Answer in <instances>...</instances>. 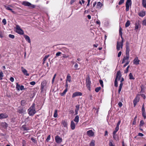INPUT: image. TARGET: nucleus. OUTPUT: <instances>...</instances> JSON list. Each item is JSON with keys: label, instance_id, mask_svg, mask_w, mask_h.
Segmentation results:
<instances>
[{"label": "nucleus", "instance_id": "f257e3e1", "mask_svg": "<svg viewBox=\"0 0 146 146\" xmlns=\"http://www.w3.org/2000/svg\"><path fill=\"white\" fill-rule=\"evenodd\" d=\"M130 51V48L129 46V43L128 42H126V51L125 55L126 56H124L122 60V63H124L126 60L127 61H129V53Z\"/></svg>", "mask_w": 146, "mask_h": 146}, {"label": "nucleus", "instance_id": "f03ea898", "mask_svg": "<svg viewBox=\"0 0 146 146\" xmlns=\"http://www.w3.org/2000/svg\"><path fill=\"white\" fill-rule=\"evenodd\" d=\"M30 116H33L36 112L35 108V104L33 103L28 110Z\"/></svg>", "mask_w": 146, "mask_h": 146}, {"label": "nucleus", "instance_id": "7ed1b4c3", "mask_svg": "<svg viewBox=\"0 0 146 146\" xmlns=\"http://www.w3.org/2000/svg\"><path fill=\"white\" fill-rule=\"evenodd\" d=\"M86 86L88 90H90V84H91V81L90 80V78L89 76L88 75L87 76L86 78Z\"/></svg>", "mask_w": 146, "mask_h": 146}, {"label": "nucleus", "instance_id": "20e7f679", "mask_svg": "<svg viewBox=\"0 0 146 146\" xmlns=\"http://www.w3.org/2000/svg\"><path fill=\"white\" fill-rule=\"evenodd\" d=\"M47 81L45 80H44L41 82L40 88L42 91L46 90L47 88Z\"/></svg>", "mask_w": 146, "mask_h": 146}, {"label": "nucleus", "instance_id": "39448f33", "mask_svg": "<svg viewBox=\"0 0 146 146\" xmlns=\"http://www.w3.org/2000/svg\"><path fill=\"white\" fill-rule=\"evenodd\" d=\"M16 32L18 33L21 35L24 34V31L18 25H16Z\"/></svg>", "mask_w": 146, "mask_h": 146}, {"label": "nucleus", "instance_id": "423d86ee", "mask_svg": "<svg viewBox=\"0 0 146 146\" xmlns=\"http://www.w3.org/2000/svg\"><path fill=\"white\" fill-rule=\"evenodd\" d=\"M131 5V0H127L126 3V11H128L129 10V7Z\"/></svg>", "mask_w": 146, "mask_h": 146}, {"label": "nucleus", "instance_id": "0eeeda50", "mask_svg": "<svg viewBox=\"0 0 146 146\" xmlns=\"http://www.w3.org/2000/svg\"><path fill=\"white\" fill-rule=\"evenodd\" d=\"M120 71H117V73L116 76L115 78V80L114 82V86L116 87H117L118 86V83L117 82V78L118 77L120 74Z\"/></svg>", "mask_w": 146, "mask_h": 146}, {"label": "nucleus", "instance_id": "6e6552de", "mask_svg": "<svg viewBox=\"0 0 146 146\" xmlns=\"http://www.w3.org/2000/svg\"><path fill=\"white\" fill-rule=\"evenodd\" d=\"M55 139L56 142L58 143H60L62 141V138L58 135L56 136L55 137Z\"/></svg>", "mask_w": 146, "mask_h": 146}, {"label": "nucleus", "instance_id": "1a4fd4ad", "mask_svg": "<svg viewBox=\"0 0 146 146\" xmlns=\"http://www.w3.org/2000/svg\"><path fill=\"white\" fill-rule=\"evenodd\" d=\"M139 100V97L136 96L133 101V105L135 107L136 106L137 103L138 102Z\"/></svg>", "mask_w": 146, "mask_h": 146}, {"label": "nucleus", "instance_id": "9d476101", "mask_svg": "<svg viewBox=\"0 0 146 146\" xmlns=\"http://www.w3.org/2000/svg\"><path fill=\"white\" fill-rule=\"evenodd\" d=\"M82 95V94L81 92H77L74 93L73 94L72 97V98H74L76 96H81Z\"/></svg>", "mask_w": 146, "mask_h": 146}, {"label": "nucleus", "instance_id": "9b49d317", "mask_svg": "<svg viewBox=\"0 0 146 146\" xmlns=\"http://www.w3.org/2000/svg\"><path fill=\"white\" fill-rule=\"evenodd\" d=\"M87 134L89 137H92L94 136V133L92 130H90L88 131Z\"/></svg>", "mask_w": 146, "mask_h": 146}, {"label": "nucleus", "instance_id": "f8f14e48", "mask_svg": "<svg viewBox=\"0 0 146 146\" xmlns=\"http://www.w3.org/2000/svg\"><path fill=\"white\" fill-rule=\"evenodd\" d=\"M21 70L22 71L25 75L26 76H29V74L27 73V70L23 67H21Z\"/></svg>", "mask_w": 146, "mask_h": 146}, {"label": "nucleus", "instance_id": "ddd939ff", "mask_svg": "<svg viewBox=\"0 0 146 146\" xmlns=\"http://www.w3.org/2000/svg\"><path fill=\"white\" fill-rule=\"evenodd\" d=\"M22 4L24 5L27 7H30L31 4L27 1H24L22 2Z\"/></svg>", "mask_w": 146, "mask_h": 146}, {"label": "nucleus", "instance_id": "4468645a", "mask_svg": "<svg viewBox=\"0 0 146 146\" xmlns=\"http://www.w3.org/2000/svg\"><path fill=\"white\" fill-rule=\"evenodd\" d=\"M1 125L3 128L4 129H6L8 127V124H7L5 122H2L1 123Z\"/></svg>", "mask_w": 146, "mask_h": 146}, {"label": "nucleus", "instance_id": "2eb2a0df", "mask_svg": "<svg viewBox=\"0 0 146 146\" xmlns=\"http://www.w3.org/2000/svg\"><path fill=\"white\" fill-rule=\"evenodd\" d=\"M140 60L138 59L137 57H136L133 60V63L136 65L139 64Z\"/></svg>", "mask_w": 146, "mask_h": 146}, {"label": "nucleus", "instance_id": "dca6fc26", "mask_svg": "<svg viewBox=\"0 0 146 146\" xmlns=\"http://www.w3.org/2000/svg\"><path fill=\"white\" fill-rule=\"evenodd\" d=\"M8 117V115L2 113L0 114V119L6 118Z\"/></svg>", "mask_w": 146, "mask_h": 146}, {"label": "nucleus", "instance_id": "f3484780", "mask_svg": "<svg viewBox=\"0 0 146 146\" xmlns=\"http://www.w3.org/2000/svg\"><path fill=\"white\" fill-rule=\"evenodd\" d=\"M70 127L72 130H74L75 128V125L73 121H71V122Z\"/></svg>", "mask_w": 146, "mask_h": 146}, {"label": "nucleus", "instance_id": "a211bd4d", "mask_svg": "<svg viewBox=\"0 0 146 146\" xmlns=\"http://www.w3.org/2000/svg\"><path fill=\"white\" fill-rule=\"evenodd\" d=\"M24 36L27 41L29 43H30L31 42L30 38L29 36L25 35H24Z\"/></svg>", "mask_w": 146, "mask_h": 146}, {"label": "nucleus", "instance_id": "6ab92c4d", "mask_svg": "<svg viewBox=\"0 0 146 146\" xmlns=\"http://www.w3.org/2000/svg\"><path fill=\"white\" fill-rule=\"evenodd\" d=\"M10 6H7L6 5H4V7L7 10L11 11L13 13H15V12L13 11L10 7Z\"/></svg>", "mask_w": 146, "mask_h": 146}, {"label": "nucleus", "instance_id": "aec40b11", "mask_svg": "<svg viewBox=\"0 0 146 146\" xmlns=\"http://www.w3.org/2000/svg\"><path fill=\"white\" fill-rule=\"evenodd\" d=\"M102 6V4L100 2H98L97 5V8L99 9H101Z\"/></svg>", "mask_w": 146, "mask_h": 146}, {"label": "nucleus", "instance_id": "412c9836", "mask_svg": "<svg viewBox=\"0 0 146 146\" xmlns=\"http://www.w3.org/2000/svg\"><path fill=\"white\" fill-rule=\"evenodd\" d=\"M76 108L75 110V114L77 115L78 113V111L79 110L80 108V106L79 105H77L76 106Z\"/></svg>", "mask_w": 146, "mask_h": 146}, {"label": "nucleus", "instance_id": "4be33fe9", "mask_svg": "<svg viewBox=\"0 0 146 146\" xmlns=\"http://www.w3.org/2000/svg\"><path fill=\"white\" fill-rule=\"evenodd\" d=\"M139 15L140 17H143L145 15V12L144 11H141L139 13Z\"/></svg>", "mask_w": 146, "mask_h": 146}, {"label": "nucleus", "instance_id": "5701e85b", "mask_svg": "<svg viewBox=\"0 0 146 146\" xmlns=\"http://www.w3.org/2000/svg\"><path fill=\"white\" fill-rule=\"evenodd\" d=\"M74 120L76 123V124L78 123L79 120V117L78 115H76L75 117Z\"/></svg>", "mask_w": 146, "mask_h": 146}, {"label": "nucleus", "instance_id": "b1692460", "mask_svg": "<svg viewBox=\"0 0 146 146\" xmlns=\"http://www.w3.org/2000/svg\"><path fill=\"white\" fill-rule=\"evenodd\" d=\"M121 43L119 42H117V50L119 51L120 50V48L121 45Z\"/></svg>", "mask_w": 146, "mask_h": 146}, {"label": "nucleus", "instance_id": "393cba45", "mask_svg": "<svg viewBox=\"0 0 146 146\" xmlns=\"http://www.w3.org/2000/svg\"><path fill=\"white\" fill-rule=\"evenodd\" d=\"M49 56V55H48L45 56L44 58H43V59L42 60H43V63L42 64H44V63L45 62V61L46 60V59Z\"/></svg>", "mask_w": 146, "mask_h": 146}, {"label": "nucleus", "instance_id": "a878e982", "mask_svg": "<svg viewBox=\"0 0 146 146\" xmlns=\"http://www.w3.org/2000/svg\"><path fill=\"white\" fill-rule=\"evenodd\" d=\"M62 123L63 125V126L64 127H67V123L66 122V121H65L64 120L62 121Z\"/></svg>", "mask_w": 146, "mask_h": 146}, {"label": "nucleus", "instance_id": "bb28decb", "mask_svg": "<svg viewBox=\"0 0 146 146\" xmlns=\"http://www.w3.org/2000/svg\"><path fill=\"white\" fill-rule=\"evenodd\" d=\"M119 34L120 36L121 39H123V37H122V29L121 27L120 26L119 29Z\"/></svg>", "mask_w": 146, "mask_h": 146}, {"label": "nucleus", "instance_id": "cd10ccee", "mask_svg": "<svg viewBox=\"0 0 146 146\" xmlns=\"http://www.w3.org/2000/svg\"><path fill=\"white\" fill-rule=\"evenodd\" d=\"M95 141L94 140H92L91 141L89 144V146H95Z\"/></svg>", "mask_w": 146, "mask_h": 146}, {"label": "nucleus", "instance_id": "c85d7f7f", "mask_svg": "<svg viewBox=\"0 0 146 146\" xmlns=\"http://www.w3.org/2000/svg\"><path fill=\"white\" fill-rule=\"evenodd\" d=\"M142 5L143 7L146 9V0H142Z\"/></svg>", "mask_w": 146, "mask_h": 146}, {"label": "nucleus", "instance_id": "c756f323", "mask_svg": "<svg viewBox=\"0 0 146 146\" xmlns=\"http://www.w3.org/2000/svg\"><path fill=\"white\" fill-rule=\"evenodd\" d=\"M66 80L69 82H70L71 81V76L69 74L67 75L66 77Z\"/></svg>", "mask_w": 146, "mask_h": 146}, {"label": "nucleus", "instance_id": "7c9ffc66", "mask_svg": "<svg viewBox=\"0 0 146 146\" xmlns=\"http://www.w3.org/2000/svg\"><path fill=\"white\" fill-rule=\"evenodd\" d=\"M129 79L130 80H134L135 79V78L133 77V75L131 73H130L129 75Z\"/></svg>", "mask_w": 146, "mask_h": 146}, {"label": "nucleus", "instance_id": "2f4dec72", "mask_svg": "<svg viewBox=\"0 0 146 146\" xmlns=\"http://www.w3.org/2000/svg\"><path fill=\"white\" fill-rule=\"evenodd\" d=\"M68 90L67 88H66L64 91L63 92L60 94V95L61 96H63L66 93Z\"/></svg>", "mask_w": 146, "mask_h": 146}, {"label": "nucleus", "instance_id": "473e14b6", "mask_svg": "<svg viewBox=\"0 0 146 146\" xmlns=\"http://www.w3.org/2000/svg\"><path fill=\"white\" fill-rule=\"evenodd\" d=\"M20 86L17 83L16 84V88L18 91L20 90Z\"/></svg>", "mask_w": 146, "mask_h": 146}, {"label": "nucleus", "instance_id": "72a5a7b5", "mask_svg": "<svg viewBox=\"0 0 146 146\" xmlns=\"http://www.w3.org/2000/svg\"><path fill=\"white\" fill-rule=\"evenodd\" d=\"M22 128L24 130V131H27L29 129L25 125H24L22 126Z\"/></svg>", "mask_w": 146, "mask_h": 146}, {"label": "nucleus", "instance_id": "f704fd0d", "mask_svg": "<svg viewBox=\"0 0 146 146\" xmlns=\"http://www.w3.org/2000/svg\"><path fill=\"white\" fill-rule=\"evenodd\" d=\"M130 25V21L129 20L127 21L125 24V27H128Z\"/></svg>", "mask_w": 146, "mask_h": 146}, {"label": "nucleus", "instance_id": "c9c22d12", "mask_svg": "<svg viewBox=\"0 0 146 146\" xmlns=\"http://www.w3.org/2000/svg\"><path fill=\"white\" fill-rule=\"evenodd\" d=\"M26 101L25 100H22L21 102V104L22 106H24L26 103Z\"/></svg>", "mask_w": 146, "mask_h": 146}, {"label": "nucleus", "instance_id": "e433bc0d", "mask_svg": "<svg viewBox=\"0 0 146 146\" xmlns=\"http://www.w3.org/2000/svg\"><path fill=\"white\" fill-rule=\"evenodd\" d=\"M3 74L2 71L0 72V80L3 79Z\"/></svg>", "mask_w": 146, "mask_h": 146}, {"label": "nucleus", "instance_id": "4c0bfd02", "mask_svg": "<svg viewBox=\"0 0 146 146\" xmlns=\"http://www.w3.org/2000/svg\"><path fill=\"white\" fill-rule=\"evenodd\" d=\"M101 88L100 87L96 88L95 89V91L96 92H98L100 90Z\"/></svg>", "mask_w": 146, "mask_h": 146}, {"label": "nucleus", "instance_id": "58836bf2", "mask_svg": "<svg viewBox=\"0 0 146 146\" xmlns=\"http://www.w3.org/2000/svg\"><path fill=\"white\" fill-rule=\"evenodd\" d=\"M57 110H55L54 115V117H56L57 116Z\"/></svg>", "mask_w": 146, "mask_h": 146}, {"label": "nucleus", "instance_id": "ea45409f", "mask_svg": "<svg viewBox=\"0 0 146 146\" xmlns=\"http://www.w3.org/2000/svg\"><path fill=\"white\" fill-rule=\"evenodd\" d=\"M124 0H120L118 3V4L120 5H121L124 3Z\"/></svg>", "mask_w": 146, "mask_h": 146}, {"label": "nucleus", "instance_id": "a19ab883", "mask_svg": "<svg viewBox=\"0 0 146 146\" xmlns=\"http://www.w3.org/2000/svg\"><path fill=\"white\" fill-rule=\"evenodd\" d=\"M139 28V24L136 23L135 24V30H137Z\"/></svg>", "mask_w": 146, "mask_h": 146}, {"label": "nucleus", "instance_id": "79ce46f5", "mask_svg": "<svg viewBox=\"0 0 146 146\" xmlns=\"http://www.w3.org/2000/svg\"><path fill=\"white\" fill-rule=\"evenodd\" d=\"M56 74H55L54 75V76L53 77V78L52 80V84H53L54 82V79L56 77Z\"/></svg>", "mask_w": 146, "mask_h": 146}, {"label": "nucleus", "instance_id": "37998d69", "mask_svg": "<svg viewBox=\"0 0 146 146\" xmlns=\"http://www.w3.org/2000/svg\"><path fill=\"white\" fill-rule=\"evenodd\" d=\"M144 124V121L143 120H141L140 122V126H142Z\"/></svg>", "mask_w": 146, "mask_h": 146}, {"label": "nucleus", "instance_id": "c03bdc74", "mask_svg": "<svg viewBox=\"0 0 146 146\" xmlns=\"http://www.w3.org/2000/svg\"><path fill=\"white\" fill-rule=\"evenodd\" d=\"M61 53H62L61 52H57L56 54V57H55L59 56H60V55Z\"/></svg>", "mask_w": 146, "mask_h": 146}, {"label": "nucleus", "instance_id": "a18cd8bd", "mask_svg": "<svg viewBox=\"0 0 146 146\" xmlns=\"http://www.w3.org/2000/svg\"><path fill=\"white\" fill-rule=\"evenodd\" d=\"M78 64L77 63H75V64L74 66V67L75 68V69L76 70L79 69V68H78Z\"/></svg>", "mask_w": 146, "mask_h": 146}, {"label": "nucleus", "instance_id": "49530a36", "mask_svg": "<svg viewBox=\"0 0 146 146\" xmlns=\"http://www.w3.org/2000/svg\"><path fill=\"white\" fill-rule=\"evenodd\" d=\"M9 38L13 39L15 38V36L14 35L11 34H9Z\"/></svg>", "mask_w": 146, "mask_h": 146}, {"label": "nucleus", "instance_id": "de8ad7c7", "mask_svg": "<svg viewBox=\"0 0 146 146\" xmlns=\"http://www.w3.org/2000/svg\"><path fill=\"white\" fill-rule=\"evenodd\" d=\"M130 61H127L126 62L124 65L123 67H125L129 63Z\"/></svg>", "mask_w": 146, "mask_h": 146}, {"label": "nucleus", "instance_id": "09e8293b", "mask_svg": "<svg viewBox=\"0 0 146 146\" xmlns=\"http://www.w3.org/2000/svg\"><path fill=\"white\" fill-rule=\"evenodd\" d=\"M100 83L102 87H103L104 86V85L103 84V81L101 80H100Z\"/></svg>", "mask_w": 146, "mask_h": 146}, {"label": "nucleus", "instance_id": "8fccbe9b", "mask_svg": "<svg viewBox=\"0 0 146 146\" xmlns=\"http://www.w3.org/2000/svg\"><path fill=\"white\" fill-rule=\"evenodd\" d=\"M81 60V58H78L77 59V61L76 62L79 64H80V62H79V61H80Z\"/></svg>", "mask_w": 146, "mask_h": 146}, {"label": "nucleus", "instance_id": "3c124183", "mask_svg": "<svg viewBox=\"0 0 146 146\" xmlns=\"http://www.w3.org/2000/svg\"><path fill=\"white\" fill-rule=\"evenodd\" d=\"M129 65L127 67V68L126 69V70L124 72V73H127L128 72V69H129Z\"/></svg>", "mask_w": 146, "mask_h": 146}, {"label": "nucleus", "instance_id": "603ef678", "mask_svg": "<svg viewBox=\"0 0 146 146\" xmlns=\"http://www.w3.org/2000/svg\"><path fill=\"white\" fill-rule=\"evenodd\" d=\"M141 110L142 112H145V109L144 108V104L142 106Z\"/></svg>", "mask_w": 146, "mask_h": 146}, {"label": "nucleus", "instance_id": "864d4df0", "mask_svg": "<svg viewBox=\"0 0 146 146\" xmlns=\"http://www.w3.org/2000/svg\"><path fill=\"white\" fill-rule=\"evenodd\" d=\"M50 135H49L47 137V139H46V141H49L50 139Z\"/></svg>", "mask_w": 146, "mask_h": 146}, {"label": "nucleus", "instance_id": "5fc2aeb1", "mask_svg": "<svg viewBox=\"0 0 146 146\" xmlns=\"http://www.w3.org/2000/svg\"><path fill=\"white\" fill-rule=\"evenodd\" d=\"M142 115L144 117V119L146 118V116L145 115V112H142Z\"/></svg>", "mask_w": 146, "mask_h": 146}, {"label": "nucleus", "instance_id": "6e6d98bb", "mask_svg": "<svg viewBox=\"0 0 146 146\" xmlns=\"http://www.w3.org/2000/svg\"><path fill=\"white\" fill-rule=\"evenodd\" d=\"M2 23L4 25H6L7 23L6 20L5 19H3L2 20Z\"/></svg>", "mask_w": 146, "mask_h": 146}, {"label": "nucleus", "instance_id": "4d7b16f0", "mask_svg": "<svg viewBox=\"0 0 146 146\" xmlns=\"http://www.w3.org/2000/svg\"><path fill=\"white\" fill-rule=\"evenodd\" d=\"M31 140L32 141L35 143H37L35 139L34 138H31Z\"/></svg>", "mask_w": 146, "mask_h": 146}, {"label": "nucleus", "instance_id": "13d9d810", "mask_svg": "<svg viewBox=\"0 0 146 146\" xmlns=\"http://www.w3.org/2000/svg\"><path fill=\"white\" fill-rule=\"evenodd\" d=\"M18 112L20 113H22L23 112V110L22 109H19L18 111Z\"/></svg>", "mask_w": 146, "mask_h": 146}, {"label": "nucleus", "instance_id": "bf43d9fd", "mask_svg": "<svg viewBox=\"0 0 146 146\" xmlns=\"http://www.w3.org/2000/svg\"><path fill=\"white\" fill-rule=\"evenodd\" d=\"M118 105L120 108L123 105V104L121 102H119L118 103Z\"/></svg>", "mask_w": 146, "mask_h": 146}, {"label": "nucleus", "instance_id": "052dcab7", "mask_svg": "<svg viewBox=\"0 0 146 146\" xmlns=\"http://www.w3.org/2000/svg\"><path fill=\"white\" fill-rule=\"evenodd\" d=\"M21 90H25L24 88V86L23 85H21L20 86V89Z\"/></svg>", "mask_w": 146, "mask_h": 146}, {"label": "nucleus", "instance_id": "680f3d73", "mask_svg": "<svg viewBox=\"0 0 146 146\" xmlns=\"http://www.w3.org/2000/svg\"><path fill=\"white\" fill-rule=\"evenodd\" d=\"M30 84L31 85H34L36 83H35V81H32V82H31L30 83Z\"/></svg>", "mask_w": 146, "mask_h": 146}, {"label": "nucleus", "instance_id": "e2e57ef3", "mask_svg": "<svg viewBox=\"0 0 146 146\" xmlns=\"http://www.w3.org/2000/svg\"><path fill=\"white\" fill-rule=\"evenodd\" d=\"M140 95L144 99H145V98L146 96L144 94H141Z\"/></svg>", "mask_w": 146, "mask_h": 146}, {"label": "nucleus", "instance_id": "0e129e2a", "mask_svg": "<svg viewBox=\"0 0 146 146\" xmlns=\"http://www.w3.org/2000/svg\"><path fill=\"white\" fill-rule=\"evenodd\" d=\"M109 145L110 146H115L113 144L112 142L111 141H110V142L109 143Z\"/></svg>", "mask_w": 146, "mask_h": 146}, {"label": "nucleus", "instance_id": "69168bd1", "mask_svg": "<svg viewBox=\"0 0 146 146\" xmlns=\"http://www.w3.org/2000/svg\"><path fill=\"white\" fill-rule=\"evenodd\" d=\"M121 121L120 120H119V121H118L117 124V125H116V126H117L118 127H119V126L121 123Z\"/></svg>", "mask_w": 146, "mask_h": 146}, {"label": "nucleus", "instance_id": "338daca9", "mask_svg": "<svg viewBox=\"0 0 146 146\" xmlns=\"http://www.w3.org/2000/svg\"><path fill=\"white\" fill-rule=\"evenodd\" d=\"M76 0H71L70 2V4L72 5Z\"/></svg>", "mask_w": 146, "mask_h": 146}, {"label": "nucleus", "instance_id": "774afa93", "mask_svg": "<svg viewBox=\"0 0 146 146\" xmlns=\"http://www.w3.org/2000/svg\"><path fill=\"white\" fill-rule=\"evenodd\" d=\"M143 25H146V20L143 21Z\"/></svg>", "mask_w": 146, "mask_h": 146}]
</instances>
